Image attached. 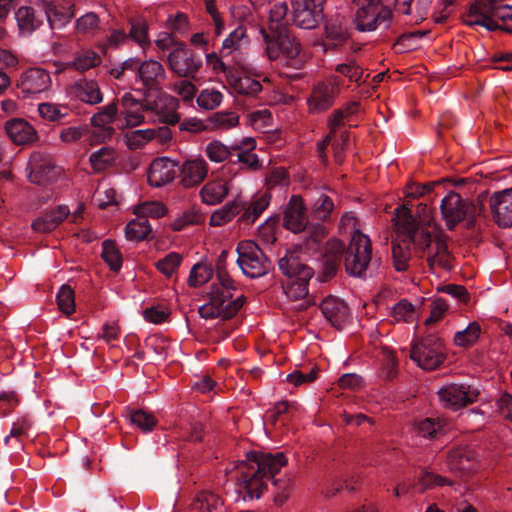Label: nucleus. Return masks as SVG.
Returning <instances> with one entry per match:
<instances>
[{
    "label": "nucleus",
    "instance_id": "1",
    "mask_svg": "<svg viewBox=\"0 0 512 512\" xmlns=\"http://www.w3.org/2000/svg\"><path fill=\"white\" fill-rule=\"evenodd\" d=\"M419 221L413 218L406 206L396 209L394 222L398 238L402 244L394 243L392 247L393 264L397 271H404L410 259V244L423 251L429 268L448 271L452 267V257L448 251L445 237L434 225L430 210L426 205L418 206Z\"/></svg>",
    "mask_w": 512,
    "mask_h": 512
},
{
    "label": "nucleus",
    "instance_id": "2",
    "mask_svg": "<svg viewBox=\"0 0 512 512\" xmlns=\"http://www.w3.org/2000/svg\"><path fill=\"white\" fill-rule=\"evenodd\" d=\"M286 464L283 453L246 454V459L233 462L226 469L231 479L236 481V488L228 492L235 502L259 499L266 487L269 477L274 476Z\"/></svg>",
    "mask_w": 512,
    "mask_h": 512
},
{
    "label": "nucleus",
    "instance_id": "3",
    "mask_svg": "<svg viewBox=\"0 0 512 512\" xmlns=\"http://www.w3.org/2000/svg\"><path fill=\"white\" fill-rule=\"evenodd\" d=\"M233 281L219 272L218 279L211 285L208 300L199 307V314L204 319L221 320L233 317L243 305V295L234 294Z\"/></svg>",
    "mask_w": 512,
    "mask_h": 512
},
{
    "label": "nucleus",
    "instance_id": "4",
    "mask_svg": "<svg viewBox=\"0 0 512 512\" xmlns=\"http://www.w3.org/2000/svg\"><path fill=\"white\" fill-rule=\"evenodd\" d=\"M279 269L287 276L288 280L283 284V292L292 299H302L308 295V283L313 277V269L304 264L297 254L288 251L278 260Z\"/></svg>",
    "mask_w": 512,
    "mask_h": 512
},
{
    "label": "nucleus",
    "instance_id": "5",
    "mask_svg": "<svg viewBox=\"0 0 512 512\" xmlns=\"http://www.w3.org/2000/svg\"><path fill=\"white\" fill-rule=\"evenodd\" d=\"M376 262L372 259V247L368 235L360 230L352 232L345 257L347 273L354 277H366L370 267Z\"/></svg>",
    "mask_w": 512,
    "mask_h": 512
},
{
    "label": "nucleus",
    "instance_id": "6",
    "mask_svg": "<svg viewBox=\"0 0 512 512\" xmlns=\"http://www.w3.org/2000/svg\"><path fill=\"white\" fill-rule=\"evenodd\" d=\"M356 10L355 25L361 32L387 29L390 26L392 12L380 0H354Z\"/></svg>",
    "mask_w": 512,
    "mask_h": 512
},
{
    "label": "nucleus",
    "instance_id": "7",
    "mask_svg": "<svg viewBox=\"0 0 512 512\" xmlns=\"http://www.w3.org/2000/svg\"><path fill=\"white\" fill-rule=\"evenodd\" d=\"M237 264L249 278H259L268 273L271 264L259 246L251 240L241 241L236 248Z\"/></svg>",
    "mask_w": 512,
    "mask_h": 512
},
{
    "label": "nucleus",
    "instance_id": "8",
    "mask_svg": "<svg viewBox=\"0 0 512 512\" xmlns=\"http://www.w3.org/2000/svg\"><path fill=\"white\" fill-rule=\"evenodd\" d=\"M263 41L266 45V53L270 60H276L283 57L286 60L295 59L300 53V44L291 37L287 31L269 34L267 30L261 26L259 28Z\"/></svg>",
    "mask_w": 512,
    "mask_h": 512
},
{
    "label": "nucleus",
    "instance_id": "9",
    "mask_svg": "<svg viewBox=\"0 0 512 512\" xmlns=\"http://www.w3.org/2000/svg\"><path fill=\"white\" fill-rule=\"evenodd\" d=\"M437 393L439 400L446 408L457 410L474 402L479 391L464 383H448L439 388Z\"/></svg>",
    "mask_w": 512,
    "mask_h": 512
},
{
    "label": "nucleus",
    "instance_id": "10",
    "mask_svg": "<svg viewBox=\"0 0 512 512\" xmlns=\"http://www.w3.org/2000/svg\"><path fill=\"white\" fill-rule=\"evenodd\" d=\"M410 357L424 370L436 369L444 360L442 344L439 339H424L413 344Z\"/></svg>",
    "mask_w": 512,
    "mask_h": 512
},
{
    "label": "nucleus",
    "instance_id": "11",
    "mask_svg": "<svg viewBox=\"0 0 512 512\" xmlns=\"http://www.w3.org/2000/svg\"><path fill=\"white\" fill-rule=\"evenodd\" d=\"M27 171L29 180L39 185L51 183L61 174V168L55 166L52 158L42 152L31 154Z\"/></svg>",
    "mask_w": 512,
    "mask_h": 512
},
{
    "label": "nucleus",
    "instance_id": "12",
    "mask_svg": "<svg viewBox=\"0 0 512 512\" xmlns=\"http://www.w3.org/2000/svg\"><path fill=\"white\" fill-rule=\"evenodd\" d=\"M442 218L449 230L464 220L467 215L472 213L473 204L466 198H462L458 193L450 191L440 204Z\"/></svg>",
    "mask_w": 512,
    "mask_h": 512
},
{
    "label": "nucleus",
    "instance_id": "13",
    "mask_svg": "<svg viewBox=\"0 0 512 512\" xmlns=\"http://www.w3.org/2000/svg\"><path fill=\"white\" fill-rule=\"evenodd\" d=\"M134 65L136 80L148 90L157 88L166 78V71L161 62L155 59L142 60L137 57H131L128 65Z\"/></svg>",
    "mask_w": 512,
    "mask_h": 512
},
{
    "label": "nucleus",
    "instance_id": "14",
    "mask_svg": "<svg viewBox=\"0 0 512 512\" xmlns=\"http://www.w3.org/2000/svg\"><path fill=\"white\" fill-rule=\"evenodd\" d=\"M168 64L179 77L194 78L202 66V60L185 45L180 44L169 53Z\"/></svg>",
    "mask_w": 512,
    "mask_h": 512
},
{
    "label": "nucleus",
    "instance_id": "15",
    "mask_svg": "<svg viewBox=\"0 0 512 512\" xmlns=\"http://www.w3.org/2000/svg\"><path fill=\"white\" fill-rule=\"evenodd\" d=\"M179 162L170 157L155 158L147 169V181L150 186L160 188L173 182L179 175Z\"/></svg>",
    "mask_w": 512,
    "mask_h": 512
},
{
    "label": "nucleus",
    "instance_id": "16",
    "mask_svg": "<svg viewBox=\"0 0 512 512\" xmlns=\"http://www.w3.org/2000/svg\"><path fill=\"white\" fill-rule=\"evenodd\" d=\"M324 0H295L293 22L302 29H313L323 17Z\"/></svg>",
    "mask_w": 512,
    "mask_h": 512
},
{
    "label": "nucleus",
    "instance_id": "17",
    "mask_svg": "<svg viewBox=\"0 0 512 512\" xmlns=\"http://www.w3.org/2000/svg\"><path fill=\"white\" fill-rule=\"evenodd\" d=\"M145 105L131 93H125L121 98L120 116L117 119L119 130L131 129L145 122Z\"/></svg>",
    "mask_w": 512,
    "mask_h": 512
},
{
    "label": "nucleus",
    "instance_id": "18",
    "mask_svg": "<svg viewBox=\"0 0 512 512\" xmlns=\"http://www.w3.org/2000/svg\"><path fill=\"white\" fill-rule=\"evenodd\" d=\"M339 91V79L332 76L318 82L308 99L309 108L312 111H323L329 108Z\"/></svg>",
    "mask_w": 512,
    "mask_h": 512
},
{
    "label": "nucleus",
    "instance_id": "19",
    "mask_svg": "<svg viewBox=\"0 0 512 512\" xmlns=\"http://www.w3.org/2000/svg\"><path fill=\"white\" fill-rule=\"evenodd\" d=\"M489 205L500 227H512V187L494 192L489 198Z\"/></svg>",
    "mask_w": 512,
    "mask_h": 512
},
{
    "label": "nucleus",
    "instance_id": "20",
    "mask_svg": "<svg viewBox=\"0 0 512 512\" xmlns=\"http://www.w3.org/2000/svg\"><path fill=\"white\" fill-rule=\"evenodd\" d=\"M283 225L293 233L304 231L308 225L305 204L300 196H292L284 211Z\"/></svg>",
    "mask_w": 512,
    "mask_h": 512
},
{
    "label": "nucleus",
    "instance_id": "21",
    "mask_svg": "<svg viewBox=\"0 0 512 512\" xmlns=\"http://www.w3.org/2000/svg\"><path fill=\"white\" fill-rule=\"evenodd\" d=\"M450 471L465 476L475 471L478 466V455L468 447L452 449L447 457Z\"/></svg>",
    "mask_w": 512,
    "mask_h": 512
},
{
    "label": "nucleus",
    "instance_id": "22",
    "mask_svg": "<svg viewBox=\"0 0 512 512\" xmlns=\"http://www.w3.org/2000/svg\"><path fill=\"white\" fill-rule=\"evenodd\" d=\"M19 87L27 96L47 91L51 87L50 74L42 68H30L21 74Z\"/></svg>",
    "mask_w": 512,
    "mask_h": 512
},
{
    "label": "nucleus",
    "instance_id": "23",
    "mask_svg": "<svg viewBox=\"0 0 512 512\" xmlns=\"http://www.w3.org/2000/svg\"><path fill=\"white\" fill-rule=\"evenodd\" d=\"M208 174V163L201 157L188 159L180 166V181L186 187L199 185Z\"/></svg>",
    "mask_w": 512,
    "mask_h": 512
},
{
    "label": "nucleus",
    "instance_id": "24",
    "mask_svg": "<svg viewBox=\"0 0 512 512\" xmlns=\"http://www.w3.org/2000/svg\"><path fill=\"white\" fill-rule=\"evenodd\" d=\"M320 307L324 317L335 328L341 329L348 322L349 309L340 298L330 295L322 301Z\"/></svg>",
    "mask_w": 512,
    "mask_h": 512
},
{
    "label": "nucleus",
    "instance_id": "25",
    "mask_svg": "<svg viewBox=\"0 0 512 512\" xmlns=\"http://www.w3.org/2000/svg\"><path fill=\"white\" fill-rule=\"evenodd\" d=\"M5 130L11 141L18 145L31 144L38 138L35 128L21 118L9 120L5 125Z\"/></svg>",
    "mask_w": 512,
    "mask_h": 512
},
{
    "label": "nucleus",
    "instance_id": "26",
    "mask_svg": "<svg viewBox=\"0 0 512 512\" xmlns=\"http://www.w3.org/2000/svg\"><path fill=\"white\" fill-rule=\"evenodd\" d=\"M15 20L21 36L31 35L42 23L41 15L29 6H21L15 11Z\"/></svg>",
    "mask_w": 512,
    "mask_h": 512
},
{
    "label": "nucleus",
    "instance_id": "27",
    "mask_svg": "<svg viewBox=\"0 0 512 512\" xmlns=\"http://www.w3.org/2000/svg\"><path fill=\"white\" fill-rule=\"evenodd\" d=\"M76 97L89 105H96L103 101L98 83L93 79L82 78L74 85Z\"/></svg>",
    "mask_w": 512,
    "mask_h": 512
},
{
    "label": "nucleus",
    "instance_id": "28",
    "mask_svg": "<svg viewBox=\"0 0 512 512\" xmlns=\"http://www.w3.org/2000/svg\"><path fill=\"white\" fill-rule=\"evenodd\" d=\"M160 131L161 129L151 128L132 130L123 133L122 140L129 150L135 151L144 148L156 138Z\"/></svg>",
    "mask_w": 512,
    "mask_h": 512
},
{
    "label": "nucleus",
    "instance_id": "29",
    "mask_svg": "<svg viewBox=\"0 0 512 512\" xmlns=\"http://www.w3.org/2000/svg\"><path fill=\"white\" fill-rule=\"evenodd\" d=\"M70 213L67 206L60 205L55 210L44 214L32 223L34 230L47 232L55 229Z\"/></svg>",
    "mask_w": 512,
    "mask_h": 512
},
{
    "label": "nucleus",
    "instance_id": "30",
    "mask_svg": "<svg viewBox=\"0 0 512 512\" xmlns=\"http://www.w3.org/2000/svg\"><path fill=\"white\" fill-rule=\"evenodd\" d=\"M268 11V30L269 34L277 32L287 31V14L288 6L284 1L275 2L272 7L267 9Z\"/></svg>",
    "mask_w": 512,
    "mask_h": 512
},
{
    "label": "nucleus",
    "instance_id": "31",
    "mask_svg": "<svg viewBox=\"0 0 512 512\" xmlns=\"http://www.w3.org/2000/svg\"><path fill=\"white\" fill-rule=\"evenodd\" d=\"M239 125V116L230 111H220L207 118V131L223 132Z\"/></svg>",
    "mask_w": 512,
    "mask_h": 512
},
{
    "label": "nucleus",
    "instance_id": "32",
    "mask_svg": "<svg viewBox=\"0 0 512 512\" xmlns=\"http://www.w3.org/2000/svg\"><path fill=\"white\" fill-rule=\"evenodd\" d=\"M229 191L228 182L214 180L206 183L200 190L202 201L208 205H216L222 202Z\"/></svg>",
    "mask_w": 512,
    "mask_h": 512
},
{
    "label": "nucleus",
    "instance_id": "33",
    "mask_svg": "<svg viewBox=\"0 0 512 512\" xmlns=\"http://www.w3.org/2000/svg\"><path fill=\"white\" fill-rule=\"evenodd\" d=\"M248 43L246 29L243 26H238L223 40L220 53L223 56H228L248 45Z\"/></svg>",
    "mask_w": 512,
    "mask_h": 512
},
{
    "label": "nucleus",
    "instance_id": "34",
    "mask_svg": "<svg viewBox=\"0 0 512 512\" xmlns=\"http://www.w3.org/2000/svg\"><path fill=\"white\" fill-rule=\"evenodd\" d=\"M38 112L42 119L50 122H60L69 116L71 110L68 105L44 102L38 105Z\"/></svg>",
    "mask_w": 512,
    "mask_h": 512
},
{
    "label": "nucleus",
    "instance_id": "35",
    "mask_svg": "<svg viewBox=\"0 0 512 512\" xmlns=\"http://www.w3.org/2000/svg\"><path fill=\"white\" fill-rule=\"evenodd\" d=\"M116 158V150L112 146H104L90 154L89 162L94 171L100 172L110 167Z\"/></svg>",
    "mask_w": 512,
    "mask_h": 512
},
{
    "label": "nucleus",
    "instance_id": "36",
    "mask_svg": "<svg viewBox=\"0 0 512 512\" xmlns=\"http://www.w3.org/2000/svg\"><path fill=\"white\" fill-rule=\"evenodd\" d=\"M488 12L500 22V28L512 32V5L500 4L496 0L488 2Z\"/></svg>",
    "mask_w": 512,
    "mask_h": 512
},
{
    "label": "nucleus",
    "instance_id": "37",
    "mask_svg": "<svg viewBox=\"0 0 512 512\" xmlns=\"http://www.w3.org/2000/svg\"><path fill=\"white\" fill-rule=\"evenodd\" d=\"M442 429L439 420L432 418H424L413 423L412 434L419 439H432Z\"/></svg>",
    "mask_w": 512,
    "mask_h": 512
},
{
    "label": "nucleus",
    "instance_id": "38",
    "mask_svg": "<svg viewBox=\"0 0 512 512\" xmlns=\"http://www.w3.org/2000/svg\"><path fill=\"white\" fill-rule=\"evenodd\" d=\"M101 63L100 55L90 49H84L76 53L70 65L75 70L86 71L98 66Z\"/></svg>",
    "mask_w": 512,
    "mask_h": 512
},
{
    "label": "nucleus",
    "instance_id": "39",
    "mask_svg": "<svg viewBox=\"0 0 512 512\" xmlns=\"http://www.w3.org/2000/svg\"><path fill=\"white\" fill-rule=\"evenodd\" d=\"M240 204L238 201H230L219 209H216L210 217V225L222 226L230 222L239 212Z\"/></svg>",
    "mask_w": 512,
    "mask_h": 512
},
{
    "label": "nucleus",
    "instance_id": "40",
    "mask_svg": "<svg viewBox=\"0 0 512 512\" xmlns=\"http://www.w3.org/2000/svg\"><path fill=\"white\" fill-rule=\"evenodd\" d=\"M212 275V266L206 261H200L192 266L187 280L188 285L191 287L202 286L212 278Z\"/></svg>",
    "mask_w": 512,
    "mask_h": 512
},
{
    "label": "nucleus",
    "instance_id": "41",
    "mask_svg": "<svg viewBox=\"0 0 512 512\" xmlns=\"http://www.w3.org/2000/svg\"><path fill=\"white\" fill-rule=\"evenodd\" d=\"M481 334L480 324L470 322L464 329L455 332L454 343L459 347H468L477 342Z\"/></svg>",
    "mask_w": 512,
    "mask_h": 512
},
{
    "label": "nucleus",
    "instance_id": "42",
    "mask_svg": "<svg viewBox=\"0 0 512 512\" xmlns=\"http://www.w3.org/2000/svg\"><path fill=\"white\" fill-rule=\"evenodd\" d=\"M229 83L235 92L246 96H255L262 90L261 83L248 76L230 77Z\"/></svg>",
    "mask_w": 512,
    "mask_h": 512
},
{
    "label": "nucleus",
    "instance_id": "43",
    "mask_svg": "<svg viewBox=\"0 0 512 512\" xmlns=\"http://www.w3.org/2000/svg\"><path fill=\"white\" fill-rule=\"evenodd\" d=\"M151 232V225L147 219L137 217L131 220L125 229V235L128 240L141 241Z\"/></svg>",
    "mask_w": 512,
    "mask_h": 512
},
{
    "label": "nucleus",
    "instance_id": "44",
    "mask_svg": "<svg viewBox=\"0 0 512 512\" xmlns=\"http://www.w3.org/2000/svg\"><path fill=\"white\" fill-rule=\"evenodd\" d=\"M195 507L201 512H224L221 499L211 491L201 492L197 496Z\"/></svg>",
    "mask_w": 512,
    "mask_h": 512
},
{
    "label": "nucleus",
    "instance_id": "45",
    "mask_svg": "<svg viewBox=\"0 0 512 512\" xmlns=\"http://www.w3.org/2000/svg\"><path fill=\"white\" fill-rule=\"evenodd\" d=\"M231 152V145H225L220 140H212L205 146V154L213 163L224 162L230 157Z\"/></svg>",
    "mask_w": 512,
    "mask_h": 512
},
{
    "label": "nucleus",
    "instance_id": "46",
    "mask_svg": "<svg viewBox=\"0 0 512 512\" xmlns=\"http://www.w3.org/2000/svg\"><path fill=\"white\" fill-rule=\"evenodd\" d=\"M311 209L315 218L325 220L333 211L334 203L325 193L317 192V196L313 199Z\"/></svg>",
    "mask_w": 512,
    "mask_h": 512
},
{
    "label": "nucleus",
    "instance_id": "47",
    "mask_svg": "<svg viewBox=\"0 0 512 512\" xmlns=\"http://www.w3.org/2000/svg\"><path fill=\"white\" fill-rule=\"evenodd\" d=\"M389 316L392 322H410L415 318V309L409 301L403 299L391 308Z\"/></svg>",
    "mask_w": 512,
    "mask_h": 512
},
{
    "label": "nucleus",
    "instance_id": "48",
    "mask_svg": "<svg viewBox=\"0 0 512 512\" xmlns=\"http://www.w3.org/2000/svg\"><path fill=\"white\" fill-rule=\"evenodd\" d=\"M223 100L220 91L214 88L203 89L197 97V104L204 110H213L217 108Z\"/></svg>",
    "mask_w": 512,
    "mask_h": 512
},
{
    "label": "nucleus",
    "instance_id": "49",
    "mask_svg": "<svg viewBox=\"0 0 512 512\" xmlns=\"http://www.w3.org/2000/svg\"><path fill=\"white\" fill-rule=\"evenodd\" d=\"M102 258L113 271L120 270L122 266V257L113 241L105 240L103 242Z\"/></svg>",
    "mask_w": 512,
    "mask_h": 512
},
{
    "label": "nucleus",
    "instance_id": "50",
    "mask_svg": "<svg viewBox=\"0 0 512 512\" xmlns=\"http://www.w3.org/2000/svg\"><path fill=\"white\" fill-rule=\"evenodd\" d=\"M117 115V105L110 103L91 117V124L92 126H112L111 124L118 119Z\"/></svg>",
    "mask_w": 512,
    "mask_h": 512
},
{
    "label": "nucleus",
    "instance_id": "51",
    "mask_svg": "<svg viewBox=\"0 0 512 512\" xmlns=\"http://www.w3.org/2000/svg\"><path fill=\"white\" fill-rule=\"evenodd\" d=\"M134 213L137 217L144 219H147V217L159 218L166 213V208L161 202L150 201L141 203L140 205L136 206Z\"/></svg>",
    "mask_w": 512,
    "mask_h": 512
},
{
    "label": "nucleus",
    "instance_id": "52",
    "mask_svg": "<svg viewBox=\"0 0 512 512\" xmlns=\"http://www.w3.org/2000/svg\"><path fill=\"white\" fill-rule=\"evenodd\" d=\"M129 420L145 433L151 432L156 425L154 416L143 410L131 411L129 413Z\"/></svg>",
    "mask_w": 512,
    "mask_h": 512
},
{
    "label": "nucleus",
    "instance_id": "53",
    "mask_svg": "<svg viewBox=\"0 0 512 512\" xmlns=\"http://www.w3.org/2000/svg\"><path fill=\"white\" fill-rule=\"evenodd\" d=\"M270 197L266 194L256 197L243 214V219L247 222H254L256 218L268 207Z\"/></svg>",
    "mask_w": 512,
    "mask_h": 512
},
{
    "label": "nucleus",
    "instance_id": "54",
    "mask_svg": "<svg viewBox=\"0 0 512 512\" xmlns=\"http://www.w3.org/2000/svg\"><path fill=\"white\" fill-rule=\"evenodd\" d=\"M182 261L180 254L171 252L156 263L157 269L166 277H171L178 269Z\"/></svg>",
    "mask_w": 512,
    "mask_h": 512
},
{
    "label": "nucleus",
    "instance_id": "55",
    "mask_svg": "<svg viewBox=\"0 0 512 512\" xmlns=\"http://www.w3.org/2000/svg\"><path fill=\"white\" fill-rule=\"evenodd\" d=\"M99 17L94 12H87L76 21V29L79 33L94 34L99 28Z\"/></svg>",
    "mask_w": 512,
    "mask_h": 512
},
{
    "label": "nucleus",
    "instance_id": "56",
    "mask_svg": "<svg viewBox=\"0 0 512 512\" xmlns=\"http://www.w3.org/2000/svg\"><path fill=\"white\" fill-rule=\"evenodd\" d=\"M57 303L59 309L69 315L75 310V301H74V293L73 290L67 286L62 285L57 296Z\"/></svg>",
    "mask_w": 512,
    "mask_h": 512
},
{
    "label": "nucleus",
    "instance_id": "57",
    "mask_svg": "<svg viewBox=\"0 0 512 512\" xmlns=\"http://www.w3.org/2000/svg\"><path fill=\"white\" fill-rule=\"evenodd\" d=\"M203 221V217L195 210L184 211L172 223V227L176 231H180L191 225H198Z\"/></svg>",
    "mask_w": 512,
    "mask_h": 512
},
{
    "label": "nucleus",
    "instance_id": "58",
    "mask_svg": "<svg viewBox=\"0 0 512 512\" xmlns=\"http://www.w3.org/2000/svg\"><path fill=\"white\" fill-rule=\"evenodd\" d=\"M93 202L100 208L115 203V191L106 184H101L93 195Z\"/></svg>",
    "mask_w": 512,
    "mask_h": 512
},
{
    "label": "nucleus",
    "instance_id": "59",
    "mask_svg": "<svg viewBox=\"0 0 512 512\" xmlns=\"http://www.w3.org/2000/svg\"><path fill=\"white\" fill-rule=\"evenodd\" d=\"M115 129L112 126H92L89 133L90 145H97L112 139Z\"/></svg>",
    "mask_w": 512,
    "mask_h": 512
},
{
    "label": "nucleus",
    "instance_id": "60",
    "mask_svg": "<svg viewBox=\"0 0 512 512\" xmlns=\"http://www.w3.org/2000/svg\"><path fill=\"white\" fill-rule=\"evenodd\" d=\"M343 119H344V113L340 110L338 111H335L330 119H329V122H328V126H329V129H330V133L329 135H327L325 137V139L318 143L317 145V151H318V154L321 158H324V151H325V147L326 145L330 142L331 140V135L336 131V129L342 124L343 122Z\"/></svg>",
    "mask_w": 512,
    "mask_h": 512
},
{
    "label": "nucleus",
    "instance_id": "61",
    "mask_svg": "<svg viewBox=\"0 0 512 512\" xmlns=\"http://www.w3.org/2000/svg\"><path fill=\"white\" fill-rule=\"evenodd\" d=\"M248 121L254 129L263 130L271 126L272 116L267 109L257 110L248 115Z\"/></svg>",
    "mask_w": 512,
    "mask_h": 512
},
{
    "label": "nucleus",
    "instance_id": "62",
    "mask_svg": "<svg viewBox=\"0 0 512 512\" xmlns=\"http://www.w3.org/2000/svg\"><path fill=\"white\" fill-rule=\"evenodd\" d=\"M347 39L346 32L337 28L334 25H328L326 27V42L324 43V49L327 50L328 47H336L341 45Z\"/></svg>",
    "mask_w": 512,
    "mask_h": 512
},
{
    "label": "nucleus",
    "instance_id": "63",
    "mask_svg": "<svg viewBox=\"0 0 512 512\" xmlns=\"http://www.w3.org/2000/svg\"><path fill=\"white\" fill-rule=\"evenodd\" d=\"M336 71L347 77L351 82L360 81L363 74L362 69L354 61L338 64Z\"/></svg>",
    "mask_w": 512,
    "mask_h": 512
},
{
    "label": "nucleus",
    "instance_id": "64",
    "mask_svg": "<svg viewBox=\"0 0 512 512\" xmlns=\"http://www.w3.org/2000/svg\"><path fill=\"white\" fill-rule=\"evenodd\" d=\"M130 36L140 46L148 44L147 24L142 20L133 22L131 24Z\"/></svg>",
    "mask_w": 512,
    "mask_h": 512
}]
</instances>
